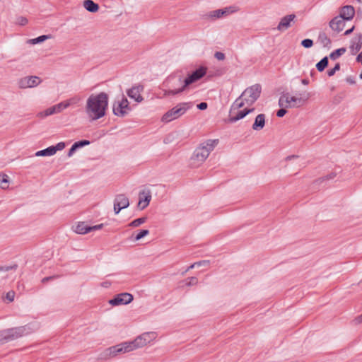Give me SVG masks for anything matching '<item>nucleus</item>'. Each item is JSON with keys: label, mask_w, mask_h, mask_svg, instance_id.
Segmentation results:
<instances>
[{"label": "nucleus", "mask_w": 362, "mask_h": 362, "mask_svg": "<svg viewBox=\"0 0 362 362\" xmlns=\"http://www.w3.org/2000/svg\"><path fill=\"white\" fill-rule=\"evenodd\" d=\"M74 232L78 234H86L90 232V226L85 222H80L75 226Z\"/></svg>", "instance_id": "nucleus-26"}, {"label": "nucleus", "mask_w": 362, "mask_h": 362, "mask_svg": "<svg viewBox=\"0 0 362 362\" xmlns=\"http://www.w3.org/2000/svg\"><path fill=\"white\" fill-rule=\"evenodd\" d=\"M151 200V193L149 189H145L139 193L138 206L141 210L146 208Z\"/></svg>", "instance_id": "nucleus-18"}, {"label": "nucleus", "mask_w": 362, "mask_h": 362, "mask_svg": "<svg viewBox=\"0 0 362 362\" xmlns=\"http://www.w3.org/2000/svg\"><path fill=\"white\" fill-rule=\"evenodd\" d=\"M295 157H296L295 156H288V157L287 158V159H291V158H295Z\"/></svg>", "instance_id": "nucleus-59"}, {"label": "nucleus", "mask_w": 362, "mask_h": 362, "mask_svg": "<svg viewBox=\"0 0 362 362\" xmlns=\"http://www.w3.org/2000/svg\"><path fill=\"white\" fill-rule=\"evenodd\" d=\"M359 78H360V79H361V80H362V72L360 74V75H359Z\"/></svg>", "instance_id": "nucleus-60"}, {"label": "nucleus", "mask_w": 362, "mask_h": 362, "mask_svg": "<svg viewBox=\"0 0 362 362\" xmlns=\"http://www.w3.org/2000/svg\"><path fill=\"white\" fill-rule=\"evenodd\" d=\"M356 61L362 64V52H361L356 57Z\"/></svg>", "instance_id": "nucleus-53"}, {"label": "nucleus", "mask_w": 362, "mask_h": 362, "mask_svg": "<svg viewBox=\"0 0 362 362\" xmlns=\"http://www.w3.org/2000/svg\"><path fill=\"white\" fill-rule=\"evenodd\" d=\"M207 16L212 19H218V18H221L223 17L222 15L221 14L220 9L214 10V11H210L207 14Z\"/></svg>", "instance_id": "nucleus-36"}, {"label": "nucleus", "mask_w": 362, "mask_h": 362, "mask_svg": "<svg viewBox=\"0 0 362 362\" xmlns=\"http://www.w3.org/2000/svg\"><path fill=\"white\" fill-rule=\"evenodd\" d=\"M114 202L117 204V206L122 207V209H126L129 206L128 197L123 194H117L115 198Z\"/></svg>", "instance_id": "nucleus-23"}, {"label": "nucleus", "mask_w": 362, "mask_h": 362, "mask_svg": "<svg viewBox=\"0 0 362 362\" xmlns=\"http://www.w3.org/2000/svg\"><path fill=\"white\" fill-rule=\"evenodd\" d=\"M18 265L16 264H12L9 266H1V278L8 277L9 275L13 274Z\"/></svg>", "instance_id": "nucleus-24"}, {"label": "nucleus", "mask_w": 362, "mask_h": 362, "mask_svg": "<svg viewBox=\"0 0 362 362\" xmlns=\"http://www.w3.org/2000/svg\"><path fill=\"white\" fill-rule=\"evenodd\" d=\"M238 109H233V107H231V110H230V117L229 118V122H235L243 118H244L247 115L251 113L252 112L254 111V108H250V109H248V108H245V110H238Z\"/></svg>", "instance_id": "nucleus-16"}, {"label": "nucleus", "mask_w": 362, "mask_h": 362, "mask_svg": "<svg viewBox=\"0 0 362 362\" xmlns=\"http://www.w3.org/2000/svg\"><path fill=\"white\" fill-rule=\"evenodd\" d=\"M301 45L305 48H310L313 45V41L310 39H305L301 41Z\"/></svg>", "instance_id": "nucleus-40"}, {"label": "nucleus", "mask_w": 362, "mask_h": 362, "mask_svg": "<svg viewBox=\"0 0 362 362\" xmlns=\"http://www.w3.org/2000/svg\"><path fill=\"white\" fill-rule=\"evenodd\" d=\"M149 233L148 230H141L135 237V240H139Z\"/></svg>", "instance_id": "nucleus-41"}, {"label": "nucleus", "mask_w": 362, "mask_h": 362, "mask_svg": "<svg viewBox=\"0 0 362 362\" xmlns=\"http://www.w3.org/2000/svg\"><path fill=\"white\" fill-rule=\"evenodd\" d=\"M346 49L344 47H341V48L337 49H336L335 51L332 52L330 54L329 57H330L331 59L335 60L338 57H339L340 56L344 54L346 52Z\"/></svg>", "instance_id": "nucleus-33"}, {"label": "nucleus", "mask_w": 362, "mask_h": 362, "mask_svg": "<svg viewBox=\"0 0 362 362\" xmlns=\"http://www.w3.org/2000/svg\"><path fill=\"white\" fill-rule=\"evenodd\" d=\"M156 337V332H145L137 337L134 340L132 341V342L134 346L135 349H136L147 345L151 341H153Z\"/></svg>", "instance_id": "nucleus-10"}, {"label": "nucleus", "mask_w": 362, "mask_h": 362, "mask_svg": "<svg viewBox=\"0 0 362 362\" xmlns=\"http://www.w3.org/2000/svg\"><path fill=\"white\" fill-rule=\"evenodd\" d=\"M346 81L350 85H354L356 83V79L354 76H349L346 78Z\"/></svg>", "instance_id": "nucleus-46"}, {"label": "nucleus", "mask_w": 362, "mask_h": 362, "mask_svg": "<svg viewBox=\"0 0 362 362\" xmlns=\"http://www.w3.org/2000/svg\"><path fill=\"white\" fill-rule=\"evenodd\" d=\"M265 115L264 114H259L255 119V122L252 126V128L255 131H260L265 126Z\"/></svg>", "instance_id": "nucleus-22"}, {"label": "nucleus", "mask_w": 362, "mask_h": 362, "mask_svg": "<svg viewBox=\"0 0 362 362\" xmlns=\"http://www.w3.org/2000/svg\"><path fill=\"white\" fill-rule=\"evenodd\" d=\"M345 21L344 19L337 16L329 21V25L333 31L339 33L344 30L346 25Z\"/></svg>", "instance_id": "nucleus-20"}, {"label": "nucleus", "mask_w": 362, "mask_h": 362, "mask_svg": "<svg viewBox=\"0 0 362 362\" xmlns=\"http://www.w3.org/2000/svg\"><path fill=\"white\" fill-rule=\"evenodd\" d=\"M318 40L321 45L325 47H329L331 45V40L327 37L325 33H320L318 35Z\"/></svg>", "instance_id": "nucleus-29"}, {"label": "nucleus", "mask_w": 362, "mask_h": 362, "mask_svg": "<svg viewBox=\"0 0 362 362\" xmlns=\"http://www.w3.org/2000/svg\"><path fill=\"white\" fill-rule=\"evenodd\" d=\"M362 48V34L355 35L350 42L349 49L352 55L356 54Z\"/></svg>", "instance_id": "nucleus-17"}, {"label": "nucleus", "mask_w": 362, "mask_h": 362, "mask_svg": "<svg viewBox=\"0 0 362 362\" xmlns=\"http://www.w3.org/2000/svg\"><path fill=\"white\" fill-rule=\"evenodd\" d=\"M195 267H196L195 264H194V263H193L184 272H182V275H184L185 273H187L189 269H192Z\"/></svg>", "instance_id": "nucleus-54"}, {"label": "nucleus", "mask_w": 362, "mask_h": 362, "mask_svg": "<svg viewBox=\"0 0 362 362\" xmlns=\"http://www.w3.org/2000/svg\"><path fill=\"white\" fill-rule=\"evenodd\" d=\"M195 267H202V266H206L209 264V260H202L197 262H194Z\"/></svg>", "instance_id": "nucleus-45"}, {"label": "nucleus", "mask_w": 362, "mask_h": 362, "mask_svg": "<svg viewBox=\"0 0 362 362\" xmlns=\"http://www.w3.org/2000/svg\"><path fill=\"white\" fill-rule=\"evenodd\" d=\"M357 320L358 322H362V315H360L358 318H357Z\"/></svg>", "instance_id": "nucleus-58"}, {"label": "nucleus", "mask_w": 362, "mask_h": 362, "mask_svg": "<svg viewBox=\"0 0 362 362\" xmlns=\"http://www.w3.org/2000/svg\"><path fill=\"white\" fill-rule=\"evenodd\" d=\"M218 144V139H207L201 143L194 150L190 158V165L193 168L200 166L207 159Z\"/></svg>", "instance_id": "nucleus-2"}, {"label": "nucleus", "mask_w": 362, "mask_h": 362, "mask_svg": "<svg viewBox=\"0 0 362 362\" xmlns=\"http://www.w3.org/2000/svg\"><path fill=\"white\" fill-rule=\"evenodd\" d=\"M328 64V58L325 57L316 64V68L319 71H322Z\"/></svg>", "instance_id": "nucleus-34"}, {"label": "nucleus", "mask_w": 362, "mask_h": 362, "mask_svg": "<svg viewBox=\"0 0 362 362\" xmlns=\"http://www.w3.org/2000/svg\"><path fill=\"white\" fill-rule=\"evenodd\" d=\"M84 8L89 12L95 13L99 9V6L92 0H85L83 1Z\"/></svg>", "instance_id": "nucleus-27"}, {"label": "nucleus", "mask_w": 362, "mask_h": 362, "mask_svg": "<svg viewBox=\"0 0 362 362\" xmlns=\"http://www.w3.org/2000/svg\"><path fill=\"white\" fill-rule=\"evenodd\" d=\"M197 108L201 110H204L207 108V103H204V102H202V103H201L197 105Z\"/></svg>", "instance_id": "nucleus-49"}, {"label": "nucleus", "mask_w": 362, "mask_h": 362, "mask_svg": "<svg viewBox=\"0 0 362 362\" xmlns=\"http://www.w3.org/2000/svg\"><path fill=\"white\" fill-rule=\"evenodd\" d=\"M122 209V207L118 206L117 204L114 202V211L115 214H118Z\"/></svg>", "instance_id": "nucleus-51"}, {"label": "nucleus", "mask_w": 362, "mask_h": 362, "mask_svg": "<svg viewBox=\"0 0 362 362\" xmlns=\"http://www.w3.org/2000/svg\"><path fill=\"white\" fill-rule=\"evenodd\" d=\"M261 86L259 84L253 85L246 88L241 95L233 104V108L240 109L245 105H252L260 96Z\"/></svg>", "instance_id": "nucleus-4"}, {"label": "nucleus", "mask_w": 362, "mask_h": 362, "mask_svg": "<svg viewBox=\"0 0 362 362\" xmlns=\"http://www.w3.org/2000/svg\"><path fill=\"white\" fill-rule=\"evenodd\" d=\"M52 279V277H45V278L42 279V283H45V282L48 281L49 279Z\"/></svg>", "instance_id": "nucleus-56"}, {"label": "nucleus", "mask_w": 362, "mask_h": 362, "mask_svg": "<svg viewBox=\"0 0 362 362\" xmlns=\"http://www.w3.org/2000/svg\"><path fill=\"white\" fill-rule=\"evenodd\" d=\"M39 327L37 323L32 322L24 326L4 329L1 331V344L33 333Z\"/></svg>", "instance_id": "nucleus-3"}, {"label": "nucleus", "mask_w": 362, "mask_h": 362, "mask_svg": "<svg viewBox=\"0 0 362 362\" xmlns=\"http://www.w3.org/2000/svg\"><path fill=\"white\" fill-rule=\"evenodd\" d=\"M90 144V141L88 140H81V141H76L75 142L72 146L71 147V148L69 149V152H68V154L67 156L69 157H71L74 153H75V151L79 148H82L83 146H88Z\"/></svg>", "instance_id": "nucleus-25"}, {"label": "nucleus", "mask_w": 362, "mask_h": 362, "mask_svg": "<svg viewBox=\"0 0 362 362\" xmlns=\"http://www.w3.org/2000/svg\"><path fill=\"white\" fill-rule=\"evenodd\" d=\"M65 148L64 142H59L56 146H51L48 148L38 151L35 153V156H51L54 155L57 151H62Z\"/></svg>", "instance_id": "nucleus-15"}, {"label": "nucleus", "mask_w": 362, "mask_h": 362, "mask_svg": "<svg viewBox=\"0 0 362 362\" xmlns=\"http://www.w3.org/2000/svg\"><path fill=\"white\" fill-rule=\"evenodd\" d=\"M354 30V26H353L351 28H350V29H349V30H346V31H345V33H344V35H350V34L353 32V30Z\"/></svg>", "instance_id": "nucleus-55"}, {"label": "nucleus", "mask_w": 362, "mask_h": 362, "mask_svg": "<svg viewBox=\"0 0 362 362\" xmlns=\"http://www.w3.org/2000/svg\"><path fill=\"white\" fill-rule=\"evenodd\" d=\"M5 188H6V187H4L1 185V189H5Z\"/></svg>", "instance_id": "nucleus-61"}, {"label": "nucleus", "mask_w": 362, "mask_h": 362, "mask_svg": "<svg viewBox=\"0 0 362 362\" xmlns=\"http://www.w3.org/2000/svg\"><path fill=\"white\" fill-rule=\"evenodd\" d=\"M108 95L101 92L91 94L86 100V113L91 121L98 120L106 114L108 107Z\"/></svg>", "instance_id": "nucleus-1"}, {"label": "nucleus", "mask_w": 362, "mask_h": 362, "mask_svg": "<svg viewBox=\"0 0 362 362\" xmlns=\"http://www.w3.org/2000/svg\"><path fill=\"white\" fill-rule=\"evenodd\" d=\"M146 219H147L146 217H141V218H136V219L134 220L133 221H132L129 224V226L134 227V228L138 227L140 225L144 223L146 221Z\"/></svg>", "instance_id": "nucleus-35"}, {"label": "nucleus", "mask_w": 362, "mask_h": 362, "mask_svg": "<svg viewBox=\"0 0 362 362\" xmlns=\"http://www.w3.org/2000/svg\"><path fill=\"white\" fill-rule=\"evenodd\" d=\"M340 69V64L339 63L336 64L334 68L329 69L327 71V75L329 76H332L334 75L336 71H339Z\"/></svg>", "instance_id": "nucleus-39"}, {"label": "nucleus", "mask_w": 362, "mask_h": 362, "mask_svg": "<svg viewBox=\"0 0 362 362\" xmlns=\"http://www.w3.org/2000/svg\"><path fill=\"white\" fill-rule=\"evenodd\" d=\"M134 349L132 341H126L106 349L101 353L100 358L106 360L115 357L119 354L130 352Z\"/></svg>", "instance_id": "nucleus-8"}, {"label": "nucleus", "mask_w": 362, "mask_h": 362, "mask_svg": "<svg viewBox=\"0 0 362 362\" xmlns=\"http://www.w3.org/2000/svg\"><path fill=\"white\" fill-rule=\"evenodd\" d=\"M132 110L129 103L127 98L122 95L120 98H117L113 103L112 112L113 114L119 117H124Z\"/></svg>", "instance_id": "nucleus-9"}, {"label": "nucleus", "mask_w": 362, "mask_h": 362, "mask_svg": "<svg viewBox=\"0 0 362 362\" xmlns=\"http://www.w3.org/2000/svg\"><path fill=\"white\" fill-rule=\"evenodd\" d=\"M355 16V8L353 6L346 5L340 8L339 15L345 21H351Z\"/></svg>", "instance_id": "nucleus-21"}, {"label": "nucleus", "mask_w": 362, "mask_h": 362, "mask_svg": "<svg viewBox=\"0 0 362 362\" xmlns=\"http://www.w3.org/2000/svg\"><path fill=\"white\" fill-rule=\"evenodd\" d=\"M309 93L300 94L299 96H292L288 93H284L279 99V105L284 108H293L302 106L309 98Z\"/></svg>", "instance_id": "nucleus-6"}, {"label": "nucleus", "mask_w": 362, "mask_h": 362, "mask_svg": "<svg viewBox=\"0 0 362 362\" xmlns=\"http://www.w3.org/2000/svg\"><path fill=\"white\" fill-rule=\"evenodd\" d=\"M110 282L108 281H103L100 284V286L103 288H108L110 286Z\"/></svg>", "instance_id": "nucleus-52"}, {"label": "nucleus", "mask_w": 362, "mask_h": 362, "mask_svg": "<svg viewBox=\"0 0 362 362\" xmlns=\"http://www.w3.org/2000/svg\"><path fill=\"white\" fill-rule=\"evenodd\" d=\"M41 79L38 76H30L21 78L18 81V86L21 88H34L41 83Z\"/></svg>", "instance_id": "nucleus-14"}, {"label": "nucleus", "mask_w": 362, "mask_h": 362, "mask_svg": "<svg viewBox=\"0 0 362 362\" xmlns=\"http://www.w3.org/2000/svg\"><path fill=\"white\" fill-rule=\"evenodd\" d=\"M220 11H221V14L223 17V16H227L229 14L236 12L238 11V8L235 6H232L225 7L222 9H220Z\"/></svg>", "instance_id": "nucleus-32"}, {"label": "nucleus", "mask_w": 362, "mask_h": 362, "mask_svg": "<svg viewBox=\"0 0 362 362\" xmlns=\"http://www.w3.org/2000/svg\"><path fill=\"white\" fill-rule=\"evenodd\" d=\"M54 108H55V110H56V112L57 114V113H60L61 112H62L64 110L68 108L67 106H66V103L64 101H62L57 105H54Z\"/></svg>", "instance_id": "nucleus-37"}, {"label": "nucleus", "mask_w": 362, "mask_h": 362, "mask_svg": "<svg viewBox=\"0 0 362 362\" xmlns=\"http://www.w3.org/2000/svg\"><path fill=\"white\" fill-rule=\"evenodd\" d=\"M82 98L78 95H75L65 100L67 107L77 106L81 101Z\"/></svg>", "instance_id": "nucleus-28"}, {"label": "nucleus", "mask_w": 362, "mask_h": 362, "mask_svg": "<svg viewBox=\"0 0 362 362\" xmlns=\"http://www.w3.org/2000/svg\"><path fill=\"white\" fill-rule=\"evenodd\" d=\"M207 69L204 66H201L195 71H192L190 74L188 75L187 78L184 80L185 86H189V85L198 81L202 77H204L206 74Z\"/></svg>", "instance_id": "nucleus-11"}, {"label": "nucleus", "mask_w": 362, "mask_h": 362, "mask_svg": "<svg viewBox=\"0 0 362 362\" xmlns=\"http://www.w3.org/2000/svg\"><path fill=\"white\" fill-rule=\"evenodd\" d=\"M103 226H104L103 223H100V224L95 225L93 226H90V232L100 230L103 227Z\"/></svg>", "instance_id": "nucleus-48"}, {"label": "nucleus", "mask_w": 362, "mask_h": 362, "mask_svg": "<svg viewBox=\"0 0 362 362\" xmlns=\"http://www.w3.org/2000/svg\"><path fill=\"white\" fill-rule=\"evenodd\" d=\"M296 18V16L294 13L284 16L280 19L276 29L281 33L287 30L294 23Z\"/></svg>", "instance_id": "nucleus-12"}, {"label": "nucleus", "mask_w": 362, "mask_h": 362, "mask_svg": "<svg viewBox=\"0 0 362 362\" xmlns=\"http://www.w3.org/2000/svg\"><path fill=\"white\" fill-rule=\"evenodd\" d=\"M144 87L142 86H133L127 90V95L137 103H141L144 98L141 95Z\"/></svg>", "instance_id": "nucleus-19"}, {"label": "nucleus", "mask_w": 362, "mask_h": 362, "mask_svg": "<svg viewBox=\"0 0 362 362\" xmlns=\"http://www.w3.org/2000/svg\"><path fill=\"white\" fill-rule=\"evenodd\" d=\"M133 296L129 293H122L115 296L112 299L109 300V303L112 306H118L120 305H127L133 300Z\"/></svg>", "instance_id": "nucleus-13"}, {"label": "nucleus", "mask_w": 362, "mask_h": 362, "mask_svg": "<svg viewBox=\"0 0 362 362\" xmlns=\"http://www.w3.org/2000/svg\"><path fill=\"white\" fill-rule=\"evenodd\" d=\"M184 80L185 78L179 74L168 76L163 83V86L165 88L163 90L164 95H175L182 92L187 87L185 86Z\"/></svg>", "instance_id": "nucleus-5"}, {"label": "nucleus", "mask_w": 362, "mask_h": 362, "mask_svg": "<svg viewBox=\"0 0 362 362\" xmlns=\"http://www.w3.org/2000/svg\"><path fill=\"white\" fill-rule=\"evenodd\" d=\"M214 57L216 59H217L218 60H220V61L223 60L226 57L225 54L221 52H215Z\"/></svg>", "instance_id": "nucleus-44"}, {"label": "nucleus", "mask_w": 362, "mask_h": 362, "mask_svg": "<svg viewBox=\"0 0 362 362\" xmlns=\"http://www.w3.org/2000/svg\"><path fill=\"white\" fill-rule=\"evenodd\" d=\"M9 182L8 177L7 175H1V184H6Z\"/></svg>", "instance_id": "nucleus-50"}, {"label": "nucleus", "mask_w": 362, "mask_h": 362, "mask_svg": "<svg viewBox=\"0 0 362 362\" xmlns=\"http://www.w3.org/2000/svg\"><path fill=\"white\" fill-rule=\"evenodd\" d=\"M192 106L193 104L191 102L180 103L165 112L163 115L161 120L163 122L168 123L176 119L191 109Z\"/></svg>", "instance_id": "nucleus-7"}, {"label": "nucleus", "mask_w": 362, "mask_h": 362, "mask_svg": "<svg viewBox=\"0 0 362 362\" xmlns=\"http://www.w3.org/2000/svg\"><path fill=\"white\" fill-rule=\"evenodd\" d=\"M17 23L21 25H25L28 23V19L23 16L18 17L17 18Z\"/></svg>", "instance_id": "nucleus-43"}, {"label": "nucleus", "mask_w": 362, "mask_h": 362, "mask_svg": "<svg viewBox=\"0 0 362 362\" xmlns=\"http://www.w3.org/2000/svg\"><path fill=\"white\" fill-rule=\"evenodd\" d=\"M301 83L303 84V85H308L309 83V81L308 79H303L301 81Z\"/></svg>", "instance_id": "nucleus-57"}, {"label": "nucleus", "mask_w": 362, "mask_h": 362, "mask_svg": "<svg viewBox=\"0 0 362 362\" xmlns=\"http://www.w3.org/2000/svg\"><path fill=\"white\" fill-rule=\"evenodd\" d=\"M198 284V279L197 277L192 276L186 279V285L187 286H194Z\"/></svg>", "instance_id": "nucleus-38"}, {"label": "nucleus", "mask_w": 362, "mask_h": 362, "mask_svg": "<svg viewBox=\"0 0 362 362\" xmlns=\"http://www.w3.org/2000/svg\"><path fill=\"white\" fill-rule=\"evenodd\" d=\"M357 1H358V2H362V0H357Z\"/></svg>", "instance_id": "nucleus-62"}, {"label": "nucleus", "mask_w": 362, "mask_h": 362, "mask_svg": "<svg viewBox=\"0 0 362 362\" xmlns=\"http://www.w3.org/2000/svg\"><path fill=\"white\" fill-rule=\"evenodd\" d=\"M15 298V292L13 291H8L6 295V300L8 301V303H11L13 301Z\"/></svg>", "instance_id": "nucleus-42"}, {"label": "nucleus", "mask_w": 362, "mask_h": 362, "mask_svg": "<svg viewBox=\"0 0 362 362\" xmlns=\"http://www.w3.org/2000/svg\"><path fill=\"white\" fill-rule=\"evenodd\" d=\"M286 108L281 107L280 110H279L276 112V116L279 117H284L286 113Z\"/></svg>", "instance_id": "nucleus-47"}, {"label": "nucleus", "mask_w": 362, "mask_h": 362, "mask_svg": "<svg viewBox=\"0 0 362 362\" xmlns=\"http://www.w3.org/2000/svg\"><path fill=\"white\" fill-rule=\"evenodd\" d=\"M50 38H51V35H40V36H39V37H37L36 38H33V39L28 40L27 43L30 44V45H36V44H39V43L43 42L46 40H48V39H50Z\"/></svg>", "instance_id": "nucleus-30"}, {"label": "nucleus", "mask_w": 362, "mask_h": 362, "mask_svg": "<svg viewBox=\"0 0 362 362\" xmlns=\"http://www.w3.org/2000/svg\"><path fill=\"white\" fill-rule=\"evenodd\" d=\"M57 114L54 106H52L50 107H48L44 111L40 112L37 113V116L40 118H45L46 117H48L49 115Z\"/></svg>", "instance_id": "nucleus-31"}]
</instances>
